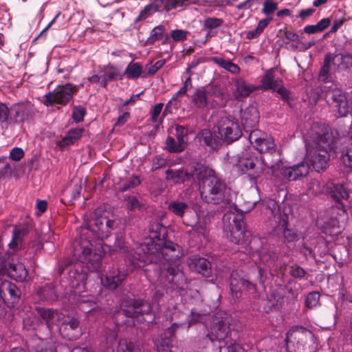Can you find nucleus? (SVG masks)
I'll list each match as a JSON object with an SVG mask.
<instances>
[{"instance_id": "dca6fc26", "label": "nucleus", "mask_w": 352, "mask_h": 352, "mask_svg": "<svg viewBox=\"0 0 352 352\" xmlns=\"http://www.w3.org/2000/svg\"><path fill=\"white\" fill-rule=\"evenodd\" d=\"M310 164L306 159L298 164L289 167H282V162L280 163V173L289 181H296L306 177L309 172Z\"/></svg>"}, {"instance_id": "864d4df0", "label": "nucleus", "mask_w": 352, "mask_h": 352, "mask_svg": "<svg viewBox=\"0 0 352 352\" xmlns=\"http://www.w3.org/2000/svg\"><path fill=\"white\" fill-rule=\"evenodd\" d=\"M223 23V21L221 19L215 17H208L204 21V27L207 30H212L219 28Z\"/></svg>"}, {"instance_id": "603ef678", "label": "nucleus", "mask_w": 352, "mask_h": 352, "mask_svg": "<svg viewBox=\"0 0 352 352\" xmlns=\"http://www.w3.org/2000/svg\"><path fill=\"white\" fill-rule=\"evenodd\" d=\"M179 143L173 137H168L166 140V148L170 153H180L185 148L179 146Z\"/></svg>"}, {"instance_id": "b1692460", "label": "nucleus", "mask_w": 352, "mask_h": 352, "mask_svg": "<svg viewBox=\"0 0 352 352\" xmlns=\"http://www.w3.org/2000/svg\"><path fill=\"white\" fill-rule=\"evenodd\" d=\"M189 267L205 277L212 275L210 262L205 258L195 256L188 261Z\"/></svg>"}, {"instance_id": "a211bd4d", "label": "nucleus", "mask_w": 352, "mask_h": 352, "mask_svg": "<svg viewBox=\"0 0 352 352\" xmlns=\"http://www.w3.org/2000/svg\"><path fill=\"white\" fill-rule=\"evenodd\" d=\"M331 108L338 113L340 118L346 117L349 112V101L347 96L342 93H333L327 100Z\"/></svg>"}, {"instance_id": "09e8293b", "label": "nucleus", "mask_w": 352, "mask_h": 352, "mask_svg": "<svg viewBox=\"0 0 352 352\" xmlns=\"http://www.w3.org/2000/svg\"><path fill=\"white\" fill-rule=\"evenodd\" d=\"M14 168L13 163L8 162L6 158H0V179L10 176Z\"/></svg>"}, {"instance_id": "c85d7f7f", "label": "nucleus", "mask_w": 352, "mask_h": 352, "mask_svg": "<svg viewBox=\"0 0 352 352\" xmlns=\"http://www.w3.org/2000/svg\"><path fill=\"white\" fill-rule=\"evenodd\" d=\"M333 198L335 201L336 206L338 209L342 210L344 212H346V206L340 199L348 200L349 194V190L343 184H337L334 185Z\"/></svg>"}, {"instance_id": "f8f14e48", "label": "nucleus", "mask_w": 352, "mask_h": 352, "mask_svg": "<svg viewBox=\"0 0 352 352\" xmlns=\"http://www.w3.org/2000/svg\"><path fill=\"white\" fill-rule=\"evenodd\" d=\"M230 317L226 316L222 318L217 316L213 319L210 331L206 334V337L212 342L218 341L220 344L230 345L228 341L225 342L230 332Z\"/></svg>"}, {"instance_id": "ddd939ff", "label": "nucleus", "mask_w": 352, "mask_h": 352, "mask_svg": "<svg viewBox=\"0 0 352 352\" xmlns=\"http://www.w3.org/2000/svg\"><path fill=\"white\" fill-rule=\"evenodd\" d=\"M77 90V87L70 83L65 85H59L54 91L49 92L45 95V104L49 105L56 103L65 105L73 98L74 94Z\"/></svg>"}, {"instance_id": "c9c22d12", "label": "nucleus", "mask_w": 352, "mask_h": 352, "mask_svg": "<svg viewBox=\"0 0 352 352\" xmlns=\"http://www.w3.org/2000/svg\"><path fill=\"white\" fill-rule=\"evenodd\" d=\"M37 295L41 300L47 302H53L58 298L54 287L52 285H46L40 288L37 292Z\"/></svg>"}, {"instance_id": "6e6d98bb", "label": "nucleus", "mask_w": 352, "mask_h": 352, "mask_svg": "<svg viewBox=\"0 0 352 352\" xmlns=\"http://www.w3.org/2000/svg\"><path fill=\"white\" fill-rule=\"evenodd\" d=\"M320 300V294L317 292H312L307 294L305 300V305L308 308H312L316 306L319 302Z\"/></svg>"}, {"instance_id": "de8ad7c7", "label": "nucleus", "mask_w": 352, "mask_h": 352, "mask_svg": "<svg viewBox=\"0 0 352 352\" xmlns=\"http://www.w3.org/2000/svg\"><path fill=\"white\" fill-rule=\"evenodd\" d=\"M282 227L283 228V235L284 243L294 242L298 239V235L297 232L287 228V222L286 221H283Z\"/></svg>"}, {"instance_id": "ea45409f", "label": "nucleus", "mask_w": 352, "mask_h": 352, "mask_svg": "<svg viewBox=\"0 0 352 352\" xmlns=\"http://www.w3.org/2000/svg\"><path fill=\"white\" fill-rule=\"evenodd\" d=\"M212 61H214L216 64L219 65L221 67L226 69V70L230 72L232 74H237L239 72L240 69L239 66L230 60H225L221 57H212Z\"/></svg>"}, {"instance_id": "7c9ffc66", "label": "nucleus", "mask_w": 352, "mask_h": 352, "mask_svg": "<svg viewBox=\"0 0 352 352\" xmlns=\"http://www.w3.org/2000/svg\"><path fill=\"white\" fill-rule=\"evenodd\" d=\"M131 314V312L126 311L124 307H121L120 309L113 312V318L118 326H122L124 324L134 326L135 318H132Z\"/></svg>"}, {"instance_id": "39448f33", "label": "nucleus", "mask_w": 352, "mask_h": 352, "mask_svg": "<svg viewBox=\"0 0 352 352\" xmlns=\"http://www.w3.org/2000/svg\"><path fill=\"white\" fill-rule=\"evenodd\" d=\"M199 191L202 199L213 205H230L234 197V192L231 188L216 176L202 177Z\"/></svg>"}, {"instance_id": "f257e3e1", "label": "nucleus", "mask_w": 352, "mask_h": 352, "mask_svg": "<svg viewBox=\"0 0 352 352\" xmlns=\"http://www.w3.org/2000/svg\"><path fill=\"white\" fill-rule=\"evenodd\" d=\"M75 245L74 256L77 261L73 262L69 258H63L58 265L57 271L61 275L65 269H69L67 278L72 288L80 289L85 287L87 278V270L89 272L97 271L101 264L102 256L100 253L93 252L89 241H80Z\"/></svg>"}, {"instance_id": "2f4dec72", "label": "nucleus", "mask_w": 352, "mask_h": 352, "mask_svg": "<svg viewBox=\"0 0 352 352\" xmlns=\"http://www.w3.org/2000/svg\"><path fill=\"white\" fill-rule=\"evenodd\" d=\"M235 98L236 99L248 97L252 92L258 89V87L247 84L242 78L237 79L235 82Z\"/></svg>"}, {"instance_id": "9b49d317", "label": "nucleus", "mask_w": 352, "mask_h": 352, "mask_svg": "<svg viewBox=\"0 0 352 352\" xmlns=\"http://www.w3.org/2000/svg\"><path fill=\"white\" fill-rule=\"evenodd\" d=\"M216 128L221 143L223 142L230 144L242 135L239 124L228 118H222L218 122Z\"/></svg>"}, {"instance_id": "4be33fe9", "label": "nucleus", "mask_w": 352, "mask_h": 352, "mask_svg": "<svg viewBox=\"0 0 352 352\" xmlns=\"http://www.w3.org/2000/svg\"><path fill=\"white\" fill-rule=\"evenodd\" d=\"M79 324V321L74 318L65 320L59 327V332L68 340H77L81 335Z\"/></svg>"}, {"instance_id": "774afa93", "label": "nucleus", "mask_w": 352, "mask_h": 352, "mask_svg": "<svg viewBox=\"0 0 352 352\" xmlns=\"http://www.w3.org/2000/svg\"><path fill=\"white\" fill-rule=\"evenodd\" d=\"M30 352H56V351L54 345L45 346L42 343L33 346Z\"/></svg>"}, {"instance_id": "69168bd1", "label": "nucleus", "mask_w": 352, "mask_h": 352, "mask_svg": "<svg viewBox=\"0 0 352 352\" xmlns=\"http://www.w3.org/2000/svg\"><path fill=\"white\" fill-rule=\"evenodd\" d=\"M166 160L160 156H156L153 160L151 171H155L157 169L164 168L166 166Z\"/></svg>"}, {"instance_id": "c03bdc74", "label": "nucleus", "mask_w": 352, "mask_h": 352, "mask_svg": "<svg viewBox=\"0 0 352 352\" xmlns=\"http://www.w3.org/2000/svg\"><path fill=\"white\" fill-rule=\"evenodd\" d=\"M188 130L184 126L179 124L175 125V136L177 142L179 143V146L184 147L186 148L187 146V135Z\"/></svg>"}, {"instance_id": "f03ea898", "label": "nucleus", "mask_w": 352, "mask_h": 352, "mask_svg": "<svg viewBox=\"0 0 352 352\" xmlns=\"http://www.w3.org/2000/svg\"><path fill=\"white\" fill-rule=\"evenodd\" d=\"M336 139L330 129H324L312 141L306 143V161L317 172L324 170L329 166L330 157L335 153Z\"/></svg>"}, {"instance_id": "6ab92c4d", "label": "nucleus", "mask_w": 352, "mask_h": 352, "mask_svg": "<svg viewBox=\"0 0 352 352\" xmlns=\"http://www.w3.org/2000/svg\"><path fill=\"white\" fill-rule=\"evenodd\" d=\"M178 327L179 325L174 323L154 339L155 348L158 352L170 351V349L173 346V340Z\"/></svg>"}, {"instance_id": "e433bc0d", "label": "nucleus", "mask_w": 352, "mask_h": 352, "mask_svg": "<svg viewBox=\"0 0 352 352\" xmlns=\"http://www.w3.org/2000/svg\"><path fill=\"white\" fill-rule=\"evenodd\" d=\"M206 89L204 87L198 88L195 93L192 96V100L195 106L202 109L208 105Z\"/></svg>"}, {"instance_id": "f3484780", "label": "nucleus", "mask_w": 352, "mask_h": 352, "mask_svg": "<svg viewBox=\"0 0 352 352\" xmlns=\"http://www.w3.org/2000/svg\"><path fill=\"white\" fill-rule=\"evenodd\" d=\"M21 292L17 286L9 280H3L0 284V296L8 307H14L19 302Z\"/></svg>"}, {"instance_id": "bb28decb", "label": "nucleus", "mask_w": 352, "mask_h": 352, "mask_svg": "<svg viewBox=\"0 0 352 352\" xmlns=\"http://www.w3.org/2000/svg\"><path fill=\"white\" fill-rule=\"evenodd\" d=\"M197 138L201 142H203L206 146L213 149L217 148L221 145L217 129L214 130V133L206 129H203L197 134Z\"/></svg>"}, {"instance_id": "5701e85b", "label": "nucleus", "mask_w": 352, "mask_h": 352, "mask_svg": "<svg viewBox=\"0 0 352 352\" xmlns=\"http://www.w3.org/2000/svg\"><path fill=\"white\" fill-rule=\"evenodd\" d=\"M241 119L244 130L248 132L249 129H253L258 123V111L254 106H249L244 111H241Z\"/></svg>"}, {"instance_id": "7ed1b4c3", "label": "nucleus", "mask_w": 352, "mask_h": 352, "mask_svg": "<svg viewBox=\"0 0 352 352\" xmlns=\"http://www.w3.org/2000/svg\"><path fill=\"white\" fill-rule=\"evenodd\" d=\"M181 256V247L166 239L161 243L141 244L135 250L133 262L139 267H143L146 264H157L162 258L175 261Z\"/></svg>"}, {"instance_id": "393cba45", "label": "nucleus", "mask_w": 352, "mask_h": 352, "mask_svg": "<svg viewBox=\"0 0 352 352\" xmlns=\"http://www.w3.org/2000/svg\"><path fill=\"white\" fill-rule=\"evenodd\" d=\"M14 111L13 118L16 122H22L32 117L34 114V107L30 102H21L14 104L12 107Z\"/></svg>"}, {"instance_id": "cd10ccee", "label": "nucleus", "mask_w": 352, "mask_h": 352, "mask_svg": "<svg viewBox=\"0 0 352 352\" xmlns=\"http://www.w3.org/2000/svg\"><path fill=\"white\" fill-rule=\"evenodd\" d=\"M338 56L337 58L333 62L336 65L337 71L345 72L348 74L352 73V54L350 53H339L333 54Z\"/></svg>"}, {"instance_id": "473e14b6", "label": "nucleus", "mask_w": 352, "mask_h": 352, "mask_svg": "<svg viewBox=\"0 0 352 352\" xmlns=\"http://www.w3.org/2000/svg\"><path fill=\"white\" fill-rule=\"evenodd\" d=\"M282 82V80L280 78L275 80L273 69L267 70L261 80L262 86L265 90L271 89L275 91Z\"/></svg>"}, {"instance_id": "4d7b16f0", "label": "nucleus", "mask_w": 352, "mask_h": 352, "mask_svg": "<svg viewBox=\"0 0 352 352\" xmlns=\"http://www.w3.org/2000/svg\"><path fill=\"white\" fill-rule=\"evenodd\" d=\"M140 184V181L137 176H133L129 178L125 183L120 187V191L124 192L131 188H133Z\"/></svg>"}, {"instance_id": "052dcab7", "label": "nucleus", "mask_w": 352, "mask_h": 352, "mask_svg": "<svg viewBox=\"0 0 352 352\" xmlns=\"http://www.w3.org/2000/svg\"><path fill=\"white\" fill-rule=\"evenodd\" d=\"M219 352H243L242 348L237 344L230 342V345L226 343V345L220 344Z\"/></svg>"}, {"instance_id": "423d86ee", "label": "nucleus", "mask_w": 352, "mask_h": 352, "mask_svg": "<svg viewBox=\"0 0 352 352\" xmlns=\"http://www.w3.org/2000/svg\"><path fill=\"white\" fill-rule=\"evenodd\" d=\"M244 214L236 208L228 210L223 217V228L226 237L230 242L237 245L250 243L251 234L245 228Z\"/></svg>"}, {"instance_id": "680f3d73", "label": "nucleus", "mask_w": 352, "mask_h": 352, "mask_svg": "<svg viewBox=\"0 0 352 352\" xmlns=\"http://www.w3.org/2000/svg\"><path fill=\"white\" fill-rule=\"evenodd\" d=\"M103 335L106 341L109 344H113L118 336L117 331L115 329L104 328L103 330Z\"/></svg>"}, {"instance_id": "79ce46f5", "label": "nucleus", "mask_w": 352, "mask_h": 352, "mask_svg": "<svg viewBox=\"0 0 352 352\" xmlns=\"http://www.w3.org/2000/svg\"><path fill=\"white\" fill-rule=\"evenodd\" d=\"M80 309L85 313L91 314L93 312H100V309L96 302L90 299H82L79 302Z\"/></svg>"}, {"instance_id": "0eeeda50", "label": "nucleus", "mask_w": 352, "mask_h": 352, "mask_svg": "<svg viewBox=\"0 0 352 352\" xmlns=\"http://www.w3.org/2000/svg\"><path fill=\"white\" fill-rule=\"evenodd\" d=\"M290 352H316L317 344L314 334L302 326L292 327L285 340Z\"/></svg>"}, {"instance_id": "8fccbe9b", "label": "nucleus", "mask_w": 352, "mask_h": 352, "mask_svg": "<svg viewBox=\"0 0 352 352\" xmlns=\"http://www.w3.org/2000/svg\"><path fill=\"white\" fill-rule=\"evenodd\" d=\"M254 146L260 153H265L274 148V143L264 137Z\"/></svg>"}, {"instance_id": "58836bf2", "label": "nucleus", "mask_w": 352, "mask_h": 352, "mask_svg": "<svg viewBox=\"0 0 352 352\" xmlns=\"http://www.w3.org/2000/svg\"><path fill=\"white\" fill-rule=\"evenodd\" d=\"M168 208L174 214L180 217L190 210V206L188 204L179 201H171L168 204Z\"/></svg>"}, {"instance_id": "a18cd8bd", "label": "nucleus", "mask_w": 352, "mask_h": 352, "mask_svg": "<svg viewBox=\"0 0 352 352\" xmlns=\"http://www.w3.org/2000/svg\"><path fill=\"white\" fill-rule=\"evenodd\" d=\"M164 30L165 27L162 25L154 28L151 31L150 36L145 41V45H153L157 40L162 39Z\"/></svg>"}, {"instance_id": "3c124183", "label": "nucleus", "mask_w": 352, "mask_h": 352, "mask_svg": "<svg viewBox=\"0 0 352 352\" xmlns=\"http://www.w3.org/2000/svg\"><path fill=\"white\" fill-rule=\"evenodd\" d=\"M135 351V344L130 340L121 339L118 342L117 352H133Z\"/></svg>"}, {"instance_id": "5fc2aeb1", "label": "nucleus", "mask_w": 352, "mask_h": 352, "mask_svg": "<svg viewBox=\"0 0 352 352\" xmlns=\"http://www.w3.org/2000/svg\"><path fill=\"white\" fill-rule=\"evenodd\" d=\"M249 140L252 144L256 145L263 138L266 137V135L262 133L259 129H249Z\"/></svg>"}, {"instance_id": "2eb2a0df", "label": "nucleus", "mask_w": 352, "mask_h": 352, "mask_svg": "<svg viewBox=\"0 0 352 352\" xmlns=\"http://www.w3.org/2000/svg\"><path fill=\"white\" fill-rule=\"evenodd\" d=\"M230 287L232 296L236 298H239L242 296V292L243 290L257 296L256 285L239 276L236 273L231 274Z\"/></svg>"}, {"instance_id": "338daca9", "label": "nucleus", "mask_w": 352, "mask_h": 352, "mask_svg": "<svg viewBox=\"0 0 352 352\" xmlns=\"http://www.w3.org/2000/svg\"><path fill=\"white\" fill-rule=\"evenodd\" d=\"M188 32L183 30H175L171 32L170 36L175 41H181L186 39Z\"/></svg>"}, {"instance_id": "9d476101", "label": "nucleus", "mask_w": 352, "mask_h": 352, "mask_svg": "<svg viewBox=\"0 0 352 352\" xmlns=\"http://www.w3.org/2000/svg\"><path fill=\"white\" fill-rule=\"evenodd\" d=\"M120 305L126 311L131 312V316L134 318L148 315L152 311V305L148 300L141 298H135L132 294L123 295Z\"/></svg>"}, {"instance_id": "13d9d810", "label": "nucleus", "mask_w": 352, "mask_h": 352, "mask_svg": "<svg viewBox=\"0 0 352 352\" xmlns=\"http://www.w3.org/2000/svg\"><path fill=\"white\" fill-rule=\"evenodd\" d=\"M278 9V3L271 0H266L263 3L262 12L265 15L273 14Z\"/></svg>"}, {"instance_id": "e2e57ef3", "label": "nucleus", "mask_w": 352, "mask_h": 352, "mask_svg": "<svg viewBox=\"0 0 352 352\" xmlns=\"http://www.w3.org/2000/svg\"><path fill=\"white\" fill-rule=\"evenodd\" d=\"M85 113L86 109L85 107L81 106L74 107L72 117L76 122H80L83 120Z\"/></svg>"}, {"instance_id": "4468645a", "label": "nucleus", "mask_w": 352, "mask_h": 352, "mask_svg": "<svg viewBox=\"0 0 352 352\" xmlns=\"http://www.w3.org/2000/svg\"><path fill=\"white\" fill-rule=\"evenodd\" d=\"M107 212L102 207H98L91 214L90 218L85 217L84 225L86 229L96 234L99 237L104 238L105 225L103 219H107Z\"/></svg>"}, {"instance_id": "6e6552de", "label": "nucleus", "mask_w": 352, "mask_h": 352, "mask_svg": "<svg viewBox=\"0 0 352 352\" xmlns=\"http://www.w3.org/2000/svg\"><path fill=\"white\" fill-rule=\"evenodd\" d=\"M279 160L276 163L268 164L256 153H249L246 157L239 161L238 166L243 174H247L251 180L256 181L263 174L265 167L271 170L272 175H276L278 169L280 168Z\"/></svg>"}, {"instance_id": "a878e982", "label": "nucleus", "mask_w": 352, "mask_h": 352, "mask_svg": "<svg viewBox=\"0 0 352 352\" xmlns=\"http://www.w3.org/2000/svg\"><path fill=\"white\" fill-rule=\"evenodd\" d=\"M166 179L172 181L175 184L192 182L194 180L193 174L180 168L177 170L168 169L166 171Z\"/></svg>"}, {"instance_id": "a19ab883", "label": "nucleus", "mask_w": 352, "mask_h": 352, "mask_svg": "<svg viewBox=\"0 0 352 352\" xmlns=\"http://www.w3.org/2000/svg\"><path fill=\"white\" fill-rule=\"evenodd\" d=\"M126 201V208L130 211H135V210H144L146 209V206L141 200L135 196H129L125 198Z\"/></svg>"}, {"instance_id": "4c0bfd02", "label": "nucleus", "mask_w": 352, "mask_h": 352, "mask_svg": "<svg viewBox=\"0 0 352 352\" xmlns=\"http://www.w3.org/2000/svg\"><path fill=\"white\" fill-rule=\"evenodd\" d=\"M84 129H74L69 131L62 141L60 142V147H65L74 144L76 140L80 139Z\"/></svg>"}, {"instance_id": "20e7f679", "label": "nucleus", "mask_w": 352, "mask_h": 352, "mask_svg": "<svg viewBox=\"0 0 352 352\" xmlns=\"http://www.w3.org/2000/svg\"><path fill=\"white\" fill-rule=\"evenodd\" d=\"M29 233V226L24 224L16 226L13 230L12 239L9 243L7 258L0 261V275H8L18 282L26 280L28 272L25 265L18 261L14 253L22 247L23 239Z\"/></svg>"}, {"instance_id": "f704fd0d", "label": "nucleus", "mask_w": 352, "mask_h": 352, "mask_svg": "<svg viewBox=\"0 0 352 352\" xmlns=\"http://www.w3.org/2000/svg\"><path fill=\"white\" fill-rule=\"evenodd\" d=\"M337 57L338 56H333L331 53H328L325 55L323 65L319 74V79L321 81L325 82L330 78V65L331 63H333Z\"/></svg>"}, {"instance_id": "412c9836", "label": "nucleus", "mask_w": 352, "mask_h": 352, "mask_svg": "<svg viewBox=\"0 0 352 352\" xmlns=\"http://www.w3.org/2000/svg\"><path fill=\"white\" fill-rule=\"evenodd\" d=\"M36 311L47 328L52 330L63 319V315L57 309L36 307Z\"/></svg>"}, {"instance_id": "1a4fd4ad", "label": "nucleus", "mask_w": 352, "mask_h": 352, "mask_svg": "<svg viewBox=\"0 0 352 352\" xmlns=\"http://www.w3.org/2000/svg\"><path fill=\"white\" fill-rule=\"evenodd\" d=\"M156 267L159 270V278L162 283L168 284L171 289L176 290L181 294L185 291L186 278L178 266L168 265L164 270L160 266Z\"/></svg>"}, {"instance_id": "aec40b11", "label": "nucleus", "mask_w": 352, "mask_h": 352, "mask_svg": "<svg viewBox=\"0 0 352 352\" xmlns=\"http://www.w3.org/2000/svg\"><path fill=\"white\" fill-rule=\"evenodd\" d=\"M126 277V272L124 270H121L119 267H113L107 272L104 277L101 278V283L108 289L115 290Z\"/></svg>"}, {"instance_id": "bf43d9fd", "label": "nucleus", "mask_w": 352, "mask_h": 352, "mask_svg": "<svg viewBox=\"0 0 352 352\" xmlns=\"http://www.w3.org/2000/svg\"><path fill=\"white\" fill-rule=\"evenodd\" d=\"M104 221L105 225H103V228H104V237H107L111 232L115 230L117 226V222L113 219H109L108 217L107 219H103Z\"/></svg>"}, {"instance_id": "37998d69", "label": "nucleus", "mask_w": 352, "mask_h": 352, "mask_svg": "<svg viewBox=\"0 0 352 352\" xmlns=\"http://www.w3.org/2000/svg\"><path fill=\"white\" fill-rule=\"evenodd\" d=\"M281 98V99L287 104L289 107L293 106V96L292 92L286 89L283 82L276 87L275 91Z\"/></svg>"}, {"instance_id": "c756f323", "label": "nucleus", "mask_w": 352, "mask_h": 352, "mask_svg": "<svg viewBox=\"0 0 352 352\" xmlns=\"http://www.w3.org/2000/svg\"><path fill=\"white\" fill-rule=\"evenodd\" d=\"M189 0H155L151 4L153 7V12L166 10L168 12L171 9H176L182 7Z\"/></svg>"}, {"instance_id": "49530a36", "label": "nucleus", "mask_w": 352, "mask_h": 352, "mask_svg": "<svg viewBox=\"0 0 352 352\" xmlns=\"http://www.w3.org/2000/svg\"><path fill=\"white\" fill-rule=\"evenodd\" d=\"M142 72V67L138 63L131 62L126 67L124 74L129 78L136 79L139 78Z\"/></svg>"}, {"instance_id": "0e129e2a", "label": "nucleus", "mask_w": 352, "mask_h": 352, "mask_svg": "<svg viewBox=\"0 0 352 352\" xmlns=\"http://www.w3.org/2000/svg\"><path fill=\"white\" fill-rule=\"evenodd\" d=\"M289 274L295 278H302L306 272L301 267L294 265L290 267Z\"/></svg>"}, {"instance_id": "72a5a7b5", "label": "nucleus", "mask_w": 352, "mask_h": 352, "mask_svg": "<svg viewBox=\"0 0 352 352\" xmlns=\"http://www.w3.org/2000/svg\"><path fill=\"white\" fill-rule=\"evenodd\" d=\"M151 237L157 239V243H161L166 240L167 229L159 222H154L150 228Z\"/></svg>"}]
</instances>
